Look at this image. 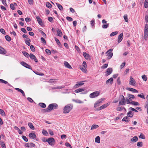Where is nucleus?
I'll list each match as a JSON object with an SVG mask.
<instances>
[{
  "label": "nucleus",
  "instance_id": "nucleus-1",
  "mask_svg": "<svg viewBox=\"0 0 148 148\" xmlns=\"http://www.w3.org/2000/svg\"><path fill=\"white\" fill-rule=\"evenodd\" d=\"M73 106L70 104H68L66 106L63 110V112L64 114L69 113L72 109Z\"/></svg>",
  "mask_w": 148,
  "mask_h": 148
},
{
  "label": "nucleus",
  "instance_id": "nucleus-2",
  "mask_svg": "<svg viewBox=\"0 0 148 148\" xmlns=\"http://www.w3.org/2000/svg\"><path fill=\"white\" fill-rule=\"evenodd\" d=\"M120 101L119 103V105H125V101L124 97L122 95H120L119 96Z\"/></svg>",
  "mask_w": 148,
  "mask_h": 148
},
{
  "label": "nucleus",
  "instance_id": "nucleus-3",
  "mask_svg": "<svg viewBox=\"0 0 148 148\" xmlns=\"http://www.w3.org/2000/svg\"><path fill=\"white\" fill-rule=\"evenodd\" d=\"M112 49H110L106 53L107 54V56H108V59L109 60L113 56V53L112 52Z\"/></svg>",
  "mask_w": 148,
  "mask_h": 148
},
{
  "label": "nucleus",
  "instance_id": "nucleus-4",
  "mask_svg": "<svg viewBox=\"0 0 148 148\" xmlns=\"http://www.w3.org/2000/svg\"><path fill=\"white\" fill-rule=\"evenodd\" d=\"M99 94L98 91L94 92L90 94L89 97L90 98H93L98 96Z\"/></svg>",
  "mask_w": 148,
  "mask_h": 148
},
{
  "label": "nucleus",
  "instance_id": "nucleus-5",
  "mask_svg": "<svg viewBox=\"0 0 148 148\" xmlns=\"http://www.w3.org/2000/svg\"><path fill=\"white\" fill-rule=\"evenodd\" d=\"M58 105L56 103H51L50 104L49 106V108H50V110H52L53 109L57 108Z\"/></svg>",
  "mask_w": 148,
  "mask_h": 148
},
{
  "label": "nucleus",
  "instance_id": "nucleus-6",
  "mask_svg": "<svg viewBox=\"0 0 148 148\" xmlns=\"http://www.w3.org/2000/svg\"><path fill=\"white\" fill-rule=\"evenodd\" d=\"M55 140L53 138H49L47 140V142L49 145H54Z\"/></svg>",
  "mask_w": 148,
  "mask_h": 148
},
{
  "label": "nucleus",
  "instance_id": "nucleus-7",
  "mask_svg": "<svg viewBox=\"0 0 148 148\" xmlns=\"http://www.w3.org/2000/svg\"><path fill=\"white\" fill-rule=\"evenodd\" d=\"M129 84L130 85L134 86L136 84L135 80L132 77H130V79Z\"/></svg>",
  "mask_w": 148,
  "mask_h": 148
},
{
  "label": "nucleus",
  "instance_id": "nucleus-8",
  "mask_svg": "<svg viewBox=\"0 0 148 148\" xmlns=\"http://www.w3.org/2000/svg\"><path fill=\"white\" fill-rule=\"evenodd\" d=\"M103 100V99H100L98 100L95 103L94 105V107L96 108L99 105V104L102 102Z\"/></svg>",
  "mask_w": 148,
  "mask_h": 148
},
{
  "label": "nucleus",
  "instance_id": "nucleus-9",
  "mask_svg": "<svg viewBox=\"0 0 148 148\" xmlns=\"http://www.w3.org/2000/svg\"><path fill=\"white\" fill-rule=\"evenodd\" d=\"M110 102H108V103L104 104L102 105V106H101L100 107H99L98 109V110H101L105 108H106L110 104Z\"/></svg>",
  "mask_w": 148,
  "mask_h": 148
},
{
  "label": "nucleus",
  "instance_id": "nucleus-10",
  "mask_svg": "<svg viewBox=\"0 0 148 148\" xmlns=\"http://www.w3.org/2000/svg\"><path fill=\"white\" fill-rule=\"evenodd\" d=\"M85 81H84V82H85ZM84 82H80L79 83L76 84L75 85L73 86V88L74 89L77 88L83 85L84 84L83 83Z\"/></svg>",
  "mask_w": 148,
  "mask_h": 148
},
{
  "label": "nucleus",
  "instance_id": "nucleus-11",
  "mask_svg": "<svg viewBox=\"0 0 148 148\" xmlns=\"http://www.w3.org/2000/svg\"><path fill=\"white\" fill-rule=\"evenodd\" d=\"M21 63L23 66L29 69H32V67H31L28 64L24 62H21Z\"/></svg>",
  "mask_w": 148,
  "mask_h": 148
},
{
  "label": "nucleus",
  "instance_id": "nucleus-12",
  "mask_svg": "<svg viewBox=\"0 0 148 148\" xmlns=\"http://www.w3.org/2000/svg\"><path fill=\"white\" fill-rule=\"evenodd\" d=\"M36 18L37 19V21L39 24L41 26H42L43 25L42 23V20L38 16H37Z\"/></svg>",
  "mask_w": 148,
  "mask_h": 148
},
{
  "label": "nucleus",
  "instance_id": "nucleus-13",
  "mask_svg": "<svg viewBox=\"0 0 148 148\" xmlns=\"http://www.w3.org/2000/svg\"><path fill=\"white\" fill-rule=\"evenodd\" d=\"M29 56L30 58L32 60H34L36 62H38V60L36 58L35 56L32 53H30L29 55Z\"/></svg>",
  "mask_w": 148,
  "mask_h": 148
},
{
  "label": "nucleus",
  "instance_id": "nucleus-14",
  "mask_svg": "<svg viewBox=\"0 0 148 148\" xmlns=\"http://www.w3.org/2000/svg\"><path fill=\"white\" fill-rule=\"evenodd\" d=\"M123 38V34L122 33H121L118 37V42L119 43L121 42Z\"/></svg>",
  "mask_w": 148,
  "mask_h": 148
},
{
  "label": "nucleus",
  "instance_id": "nucleus-15",
  "mask_svg": "<svg viewBox=\"0 0 148 148\" xmlns=\"http://www.w3.org/2000/svg\"><path fill=\"white\" fill-rule=\"evenodd\" d=\"M64 64L65 67L67 68L71 69L72 68L71 66L69 64V63L66 61L64 62Z\"/></svg>",
  "mask_w": 148,
  "mask_h": 148
},
{
  "label": "nucleus",
  "instance_id": "nucleus-16",
  "mask_svg": "<svg viewBox=\"0 0 148 148\" xmlns=\"http://www.w3.org/2000/svg\"><path fill=\"white\" fill-rule=\"evenodd\" d=\"M29 136L31 139H35L36 138V136L35 134L30 133L29 135Z\"/></svg>",
  "mask_w": 148,
  "mask_h": 148
},
{
  "label": "nucleus",
  "instance_id": "nucleus-17",
  "mask_svg": "<svg viewBox=\"0 0 148 148\" xmlns=\"http://www.w3.org/2000/svg\"><path fill=\"white\" fill-rule=\"evenodd\" d=\"M6 53V51L3 48L0 46V54H4Z\"/></svg>",
  "mask_w": 148,
  "mask_h": 148
},
{
  "label": "nucleus",
  "instance_id": "nucleus-18",
  "mask_svg": "<svg viewBox=\"0 0 148 148\" xmlns=\"http://www.w3.org/2000/svg\"><path fill=\"white\" fill-rule=\"evenodd\" d=\"M83 55L84 57L87 60H89L90 59V57L89 55L86 53V52H84L83 53Z\"/></svg>",
  "mask_w": 148,
  "mask_h": 148
},
{
  "label": "nucleus",
  "instance_id": "nucleus-19",
  "mask_svg": "<svg viewBox=\"0 0 148 148\" xmlns=\"http://www.w3.org/2000/svg\"><path fill=\"white\" fill-rule=\"evenodd\" d=\"M113 79L111 77L106 82V83L107 84H112L113 82Z\"/></svg>",
  "mask_w": 148,
  "mask_h": 148
},
{
  "label": "nucleus",
  "instance_id": "nucleus-20",
  "mask_svg": "<svg viewBox=\"0 0 148 148\" xmlns=\"http://www.w3.org/2000/svg\"><path fill=\"white\" fill-rule=\"evenodd\" d=\"M126 89L128 90H129V91H131L132 92H134L136 93H138V91L137 90H136V89H134V88H126Z\"/></svg>",
  "mask_w": 148,
  "mask_h": 148
},
{
  "label": "nucleus",
  "instance_id": "nucleus-21",
  "mask_svg": "<svg viewBox=\"0 0 148 148\" xmlns=\"http://www.w3.org/2000/svg\"><path fill=\"white\" fill-rule=\"evenodd\" d=\"M112 68H108L106 72H107V73L106 74V75L108 76L111 74L112 73Z\"/></svg>",
  "mask_w": 148,
  "mask_h": 148
},
{
  "label": "nucleus",
  "instance_id": "nucleus-22",
  "mask_svg": "<svg viewBox=\"0 0 148 148\" xmlns=\"http://www.w3.org/2000/svg\"><path fill=\"white\" fill-rule=\"evenodd\" d=\"M85 89L84 88H79L75 90V93H77L84 91Z\"/></svg>",
  "mask_w": 148,
  "mask_h": 148
},
{
  "label": "nucleus",
  "instance_id": "nucleus-23",
  "mask_svg": "<svg viewBox=\"0 0 148 148\" xmlns=\"http://www.w3.org/2000/svg\"><path fill=\"white\" fill-rule=\"evenodd\" d=\"M80 69L84 73H87L86 68L82 66H80Z\"/></svg>",
  "mask_w": 148,
  "mask_h": 148
},
{
  "label": "nucleus",
  "instance_id": "nucleus-24",
  "mask_svg": "<svg viewBox=\"0 0 148 148\" xmlns=\"http://www.w3.org/2000/svg\"><path fill=\"white\" fill-rule=\"evenodd\" d=\"M129 121L130 118L128 116L124 117L122 120V121H125L127 123H128Z\"/></svg>",
  "mask_w": 148,
  "mask_h": 148
},
{
  "label": "nucleus",
  "instance_id": "nucleus-25",
  "mask_svg": "<svg viewBox=\"0 0 148 148\" xmlns=\"http://www.w3.org/2000/svg\"><path fill=\"white\" fill-rule=\"evenodd\" d=\"M148 36V31L144 30V38L145 40H147Z\"/></svg>",
  "mask_w": 148,
  "mask_h": 148
},
{
  "label": "nucleus",
  "instance_id": "nucleus-26",
  "mask_svg": "<svg viewBox=\"0 0 148 148\" xmlns=\"http://www.w3.org/2000/svg\"><path fill=\"white\" fill-rule=\"evenodd\" d=\"M57 33L58 35L60 37H62V33L61 31L59 29H57Z\"/></svg>",
  "mask_w": 148,
  "mask_h": 148
},
{
  "label": "nucleus",
  "instance_id": "nucleus-27",
  "mask_svg": "<svg viewBox=\"0 0 148 148\" xmlns=\"http://www.w3.org/2000/svg\"><path fill=\"white\" fill-rule=\"evenodd\" d=\"M133 112L131 111H129L128 112L127 114V115L128 117H132L133 116Z\"/></svg>",
  "mask_w": 148,
  "mask_h": 148
},
{
  "label": "nucleus",
  "instance_id": "nucleus-28",
  "mask_svg": "<svg viewBox=\"0 0 148 148\" xmlns=\"http://www.w3.org/2000/svg\"><path fill=\"white\" fill-rule=\"evenodd\" d=\"M15 89L18 92H20L23 96H25V94L24 91L18 88H15Z\"/></svg>",
  "mask_w": 148,
  "mask_h": 148
},
{
  "label": "nucleus",
  "instance_id": "nucleus-29",
  "mask_svg": "<svg viewBox=\"0 0 148 148\" xmlns=\"http://www.w3.org/2000/svg\"><path fill=\"white\" fill-rule=\"evenodd\" d=\"M138 140V137L136 136H135L131 139V140L133 142H136Z\"/></svg>",
  "mask_w": 148,
  "mask_h": 148
},
{
  "label": "nucleus",
  "instance_id": "nucleus-30",
  "mask_svg": "<svg viewBox=\"0 0 148 148\" xmlns=\"http://www.w3.org/2000/svg\"><path fill=\"white\" fill-rule=\"evenodd\" d=\"M95 142L98 143H100V138L99 136H97L95 138Z\"/></svg>",
  "mask_w": 148,
  "mask_h": 148
},
{
  "label": "nucleus",
  "instance_id": "nucleus-31",
  "mask_svg": "<svg viewBox=\"0 0 148 148\" xmlns=\"http://www.w3.org/2000/svg\"><path fill=\"white\" fill-rule=\"evenodd\" d=\"M99 126L97 125H93L91 126V130H93L97 128Z\"/></svg>",
  "mask_w": 148,
  "mask_h": 148
},
{
  "label": "nucleus",
  "instance_id": "nucleus-32",
  "mask_svg": "<svg viewBox=\"0 0 148 148\" xmlns=\"http://www.w3.org/2000/svg\"><path fill=\"white\" fill-rule=\"evenodd\" d=\"M28 125L29 127L32 130H34V127L32 123H28Z\"/></svg>",
  "mask_w": 148,
  "mask_h": 148
},
{
  "label": "nucleus",
  "instance_id": "nucleus-33",
  "mask_svg": "<svg viewBox=\"0 0 148 148\" xmlns=\"http://www.w3.org/2000/svg\"><path fill=\"white\" fill-rule=\"evenodd\" d=\"M30 39L29 38H27V40H25L26 44L28 46L30 45Z\"/></svg>",
  "mask_w": 148,
  "mask_h": 148
},
{
  "label": "nucleus",
  "instance_id": "nucleus-34",
  "mask_svg": "<svg viewBox=\"0 0 148 148\" xmlns=\"http://www.w3.org/2000/svg\"><path fill=\"white\" fill-rule=\"evenodd\" d=\"M38 105L41 107L44 108L46 107V105L45 103H39Z\"/></svg>",
  "mask_w": 148,
  "mask_h": 148
},
{
  "label": "nucleus",
  "instance_id": "nucleus-35",
  "mask_svg": "<svg viewBox=\"0 0 148 148\" xmlns=\"http://www.w3.org/2000/svg\"><path fill=\"white\" fill-rule=\"evenodd\" d=\"M56 4L57 7L60 10H63V7L60 4L58 3H56Z\"/></svg>",
  "mask_w": 148,
  "mask_h": 148
},
{
  "label": "nucleus",
  "instance_id": "nucleus-36",
  "mask_svg": "<svg viewBox=\"0 0 148 148\" xmlns=\"http://www.w3.org/2000/svg\"><path fill=\"white\" fill-rule=\"evenodd\" d=\"M0 114L2 116H5V113L4 111L2 109H0Z\"/></svg>",
  "mask_w": 148,
  "mask_h": 148
},
{
  "label": "nucleus",
  "instance_id": "nucleus-37",
  "mask_svg": "<svg viewBox=\"0 0 148 148\" xmlns=\"http://www.w3.org/2000/svg\"><path fill=\"white\" fill-rule=\"evenodd\" d=\"M22 53L26 57L28 58L29 56V55L28 53L27 52H26L23 51Z\"/></svg>",
  "mask_w": 148,
  "mask_h": 148
},
{
  "label": "nucleus",
  "instance_id": "nucleus-38",
  "mask_svg": "<svg viewBox=\"0 0 148 148\" xmlns=\"http://www.w3.org/2000/svg\"><path fill=\"white\" fill-rule=\"evenodd\" d=\"M131 104L134 106H139V103L137 102L132 101L131 102Z\"/></svg>",
  "mask_w": 148,
  "mask_h": 148
},
{
  "label": "nucleus",
  "instance_id": "nucleus-39",
  "mask_svg": "<svg viewBox=\"0 0 148 148\" xmlns=\"http://www.w3.org/2000/svg\"><path fill=\"white\" fill-rule=\"evenodd\" d=\"M46 6L48 8H51L52 7L51 5L48 2H46Z\"/></svg>",
  "mask_w": 148,
  "mask_h": 148
},
{
  "label": "nucleus",
  "instance_id": "nucleus-40",
  "mask_svg": "<svg viewBox=\"0 0 148 148\" xmlns=\"http://www.w3.org/2000/svg\"><path fill=\"white\" fill-rule=\"evenodd\" d=\"M118 33V32L117 31H116V32H112V33H111L110 35V36L111 37L112 36H113L114 35H115L116 34H117Z\"/></svg>",
  "mask_w": 148,
  "mask_h": 148
},
{
  "label": "nucleus",
  "instance_id": "nucleus-41",
  "mask_svg": "<svg viewBox=\"0 0 148 148\" xmlns=\"http://www.w3.org/2000/svg\"><path fill=\"white\" fill-rule=\"evenodd\" d=\"M5 38L6 40L8 41H10L11 40V38L8 35H7L5 36Z\"/></svg>",
  "mask_w": 148,
  "mask_h": 148
},
{
  "label": "nucleus",
  "instance_id": "nucleus-42",
  "mask_svg": "<svg viewBox=\"0 0 148 148\" xmlns=\"http://www.w3.org/2000/svg\"><path fill=\"white\" fill-rule=\"evenodd\" d=\"M55 40L56 41V42L57 44L59 46L61 45V43L60 42L59 40L56 38H55Z\"/></svg>",
  "mask_w": 148,
  "mask_h": 148
},
{
  "label": "nucleus",
  "instance_id": "nucleus-43",
  "mask_svg": "<svg viewBox=\"0 0 148 148\" xmlns=\"http://www.w3.org/2000/svg\"><path fill=\"white\" fill-rule=\"evenodd\" d=\"M124 18L126 22H128V19L127 18V14H125L124 16Z\"/></svg>",
  "mask_w": 148,
  "mask_h": 148
},
{
  "label": "nucleus",
  "instance_id": "nucleus-44",
  "mask_svg": "<svg viewBox=\"0 0 148 148\" xmlns=\"http://www.w3.org/2000/svg\"><path fill=\"white\" fill-rule=\"evenodd\" d=\"M143 143L142 142H138L137 143V145L138 147H142Z\"/></svg>",
  "mask_w": 148,
  "mask_h": 148
},
{
  "label": "nucleus",
  "instance_id": "nucleus-45",
  "mask_svg": "<svg viewBox=\"0 0 148 148\" xmlns=\"http://www.w3.org/2000/svg\"><path fill=\"white\" fill-rule=\"evenodd\" d=\"M142 78L145 81H146L147 80V77L146 75H144L142 76Z\"/></svg>",
  "mask_w": 148,
  "mask_h": 148
},
{
  "label": "nucleus",
  "instance_id": "nucleus-46",
  "mask_svg": "<svg viewBox=\"0 0 148 148\" xmlns=\"http://www.w3.org/2000/svg\"><path fill=\"white\" fill-rule=\"evenodd\" d=\"M30 49L32 51L34 52L35 51V48L33 45H31L30 46Z\"/></svg>",
  "mask_w": 148,
  "mask_h": 148
},
{
  "label": "nucleus",
  "instance_id": "nucleus-47",
  "mask_svg": "<svg viewBox=\"0 0 148 148\" xmlns=\"http://www.w3.org/2000/svg\"><path fill=\"white\" fill-rule=\"evenodd\" d=\"M127 96L129 97L130 99V98L134 99V96L132 95L128 94Z\"/></svg>",
  "mask_w": 148,
  "mask_h": 148
},
{
  "label": "nucleus",
  "instance_id": "nucleus-48",
  "mask_svg": "<svg viewBox=\"0 0 148 148\" xmlns=\"http://www.w3.org/2000/svg\"><path fill=\"white\" fill-rule=\"evenodd\" d=\"M139 138L142 139H145V137L144 135L142 133H141L140 135L139 136Z\"/></svg>",
  "mask_w": 148,
  "mask_h": 148
},
{
  "label": "nucleus",
  "instance_id": "nucleus-49",
  "mask_svg": "<svg viewBox=\"0 0 148 148\" xmlns=\"http://www.w3.org/2000/svg\"><path fill=\"white\" fill-rule=\"evenodd\" d=\"M0 82L1 83H4V84H7L8 83L7 81L1 79H0Z\"/></svg>",
  "mask_w": 148,
  "mask_h": 148
},
{
  "label": "nucleus",
  "instance_id": "nucleus-50",
  "mask_svg": "<svg viewBox=\"0 0 148 148\" xmlns=\"http://www.w3.org/2000/svg\"><path fill=\"white\" fill-rule=\"evenodd\" d=\"M142 95L138 94V95L137 96L138 97H139L142 99H145V96H144V95H143V94L142 93Z\"/></svg>",
  "mask_w": 148,
  "mask_h": 148
},
{
  "label": "nucleus",
  "instance_id": "nucleus-51",
  "mask_svg": "<svg viewBox=\"0 0 148 148\" xmlns=\"http://www.w3.org/2000/svg\"><path fill=\"white\" fill-rule=\"evenodd\" d=\"M108 25L109 24L106 23V24L102 25V27L103 28H106L108 27Z\"/></svg>",
  "mask_w": 148,
  "mask_h": 148
},
{
  "label": "nucleus",
  "instance_id": "nucleus-52",
  "mask_svg": "<svg viewBox=\"0 0 148 148\" xmlns=\"http://www.w3.org/2000/svg\"><path fill=\"white\" fill-rule=\"evenodd\" d=\"M42 133L45 136H47V135L48 134V133L47 131L44 130H42Z\"/></svg>",
  "mask_w": 148,
  "mask_h": 148
},
{
  "label": "nucleus",
  "instance_id": "nucleus-53",
  "mask_svg": "<svg viewBox=\"0 0 148 148\" xmlns=\"http://www.w3.org/2000/svg\"><path fill=\"white\" fill-rule=\"evenodd\" d=\"M44 111L45 112H48L50 111H51V110H50V108H49L48 106L47 108L44 109Z\"/></svg>",
  "mask_w": 148,
  "mask_h": 148
},
{
  "label": "nucleus",
  "instance_id": "nucleus-54",
  "mask_svg": "<svg viewBox=\"0 0 148 148\" xmlns=\"http://www.w3.org/2000/svg\"><path fill=\"white\" fill-rule=\"evenodd\" d=\"M22 138L23 140L26 142H27L28 141V139L27 138V137L24 136H22Z\"/></svg>",
  "mask_w": 148,
  "mask_h": 148
},
{
  "label": "nucleus",
  "instance_id": "nucleus-55",
  "mask_svg": "<svg viewBox=\"0 0 148 148\" xmlns=\"http://www.w3.org/2000/svg\"><path fill=\"white\" fill-rule=\"evenodd\" d=\"M10 7L13 10H14L15 9L14 5L13 3H11L10 4Z\"/></svg>",
  "mask_w": 148,
  "mask_h": 148
},
{
  "label": "nucleus",
  "instance_id": "nucleus-56",
  "mask_svg": "<svg viewBox=\"0 0 148 148\" xmlns=\"http://www.w3.org/2000/svg\"><path fill=\"white\" fill-rule=\"evenodd\" d=\"M66 18L67 20L70 21H73L72 18L69 16H67Z\"/></svg>",
  "mask_w": 148,
  "mask_h": 148
},
{
  "label": "nucleus",
  "instance_id": "nucleus-57",
  "mask_svg": "<svg viewBox=\"0 0 148 148\" xmlns=\"http://www.w3.org/2000/svg\"><path fill=\"white\" fill-rule=\"evenodd\" d=\"M45 52L49 55H50L51 53V51L48 49H46Z\"/></svg>",
  "mask_w": 148,
  "mask_h": 148
},
{
  "label": "nucleus",
  "instance_id": "nucleus-58",
  "mask_svg": "<svg viewBox=\"0 0 148 148\" xmlns=\"http://www.w3.org/2000/svg\"><path fill=\"white\" fill-rule=\"evenodd\" d=\"M108 66V64H103L102 66L101 67V68L103 69L106 68Z\"/></svg>",
  "mask_w": 148,
  "mask_h": 148
},
{
  "label": "nucleus",
  "instance_id": "nucleus-59",
  "mask_svg": "<svg viewBox=\"0 0 148 148\" xmlns=\"http://www.w3.org/2000/svg\"><path fill=\"white\" fill-rule=\"evenodd\" d=\"M48 19L51 22H53V19L51 17H48Z\"/></svg>",
  "mask_w": 148,
  "mask_h": 148
},
{
  "label": "nucleus",
  "instance_id": "nucleus-60",
  "mask_svg": "<svg viewBox=\"0 0 148 148\" xmlns=\"http://www.w3.org/2000/svg\"><path fill=\"white\" fill-rule=\"evenodd\" d=\"M40 32L43 37H46L45 34L41 30H40Z\"/></svg>",
  "mask_w": 148,
  "mask_h": 148
},
{
  "label": "nucleus",
  "instance_id": "nucleus-61",
  "mask_svg": "<svg viewBox=\"0 0 148 148\" xmlns=\"http://www.w3.org/2000/svg\"><path fill=\"white\" fill-rule=\"evenodd\" d=\"M0 32L3 34H5V32L4 30L2 28H1L0 29Z\"/></svg>",
  "mask_w": 148,
  "mask_h": 148
},
{
  "label": "nucleus",
  "instance_id": "nucleus-62",
  "mask_svg": "<svg viewBox=\"0 0 148 148\" xmlns=\"http://www.w3.org/2000/svg\"><path fill=\"white\" fill-rule=\"evenodd\" d=\"M1 145L3 148H6L3 142H1Z\"/></svg>",
  "mask_w": 148,
  "mask_h": 148
},
{
  "label": "nucleus",
  "instance_id": "nucleus-63",
  "mask_svg": "<svg viewBox=\"0 0 148 148\" xmlns=\"http://www.w3.org/2000/svg\"><path fill=\"white\" fill-rule=\"evenodd\" d=\"M144 7L145 8H147L148 7V2H145Z\"/></svg>",
  "mask_w": 148,
  "mask_h": 148
},
{
  "label": "nucleus",
  "instance_id": "nucleus-64",
  "mask_svg": "<svg viewBox=\"0 0 148 148\" xmlns=\"http://www.w3.org/2000/svg\"><path fill=\"white\" fill-rule=\"evenodd\" d=\"M144 30L148 31V25L147 23L145 25Z\"/></svg>",
  "mask_w": 148,
  "mask_h": 148
}]
</instances>
